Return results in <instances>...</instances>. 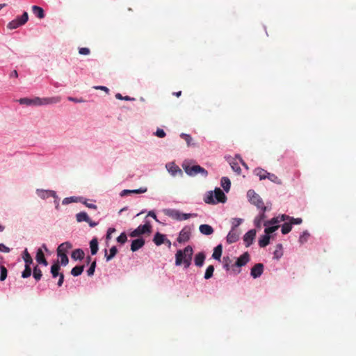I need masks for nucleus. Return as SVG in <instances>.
Returning a JSON list of instances; mask_svg holds the SVG:
<instances>
[{
  "mask_svg": "<svg viewBox=\"0 0 356 356\" xmlns=\"http://www.w3.org/2000/svg\"><path fill=\"white\" fill-rule=\"evenodd\" d=\"M33 276L36 281H39L42 276V270L38 267V266L33 268Z\"/></svg>",
  "mask_w": 356,
  "mask_h": 356,
  "instance_id": "nucleus-36",
  "label": "nucleus"
},
{
  "mask_svg": "<svg viewBox=\"0 0 356 356\" xmlns=\"http://www.w3.org/2000/svg\"><path fill=\"white\" fill-rule=\"evenodd\" d=\"M90 248L91 254L92 255L96 254L98 251V241L96 238H92L90 242Z\"/></svg>",
  "mask_w": 356,
  "mask_h": 356,
  "instance_id": "nucleus-28",
  "label": "nucleus"
},
{
  "mask_svg": "<svg viewBox=\"0 0 356 356\" xmlns=\"http://www.w3.org/2000/svg\"><path fill=\"white\" fill-rule=\"evenodd\" d=\"M57 255L60 259V261H59L60 265L65 266L68 264L69 259L66 254H57Z\"/></svg>",
  "mask_w": 356,
  "mask_h": 356,
  "instance_id": "nucleus-38",
  "label": "nucleus"
},
{
  "mask_svg": "<svg viewBox=\"0 0 356 356\" xmlns=\"http://www.w3.org/2000/svg\"><path fill=\"white\" fill-rule=\"evenodd\" d=\"M31 275V266L25 265V269L22 273V277L23 278L29 277Z\"/></svg>",
  "mask_w": 356,
  "mask_h": 356,
  "instance_id": "nucleus-43",
  "label": "nucleus"
},
{
  "mask_svg": "<svg viewBox=\"0 0 356 356\" xmlns=\"http://www.w3.org/2000/svg\"><path fill=\"white\" fill-rule=\"evenodd\" d=\"M164 213L168 217L179 221L185 220L191 217H196L197 216V213H183L179 210L172 209L165 210Z\"/></svg>",
  "mask_w": 356,
  "mask_h": 356,
  "instance_id": "nucleus-3",
  "label": "nucleus"
},
{
  "mask_svg": "<svg viewBox=\"0 0 356 356\" xmlns=\"http://www.w3.org/2000/svg\"><path fill=\"white\" fill-rule=\"evenodd\" d=\"M165 167H166L168 171L172 176H175L177 174L182 175V171L179 168V167L172 162L167 163Z\"/></svg>",
  "mask_w": 356,
  "mask_h": 356,
  "instance_id": "nucleus-13",
  "label": "nucleus"
},
{
  "mask_svg": "<svg viewBox=\"0 0 356 356\" xmlns=\"http://www.w3.org/2000/svg\"><path fill=\"white\" fill-rule=\"evenodd\" d=\"M31 102H32V105L42 106V98L37 97L33 99H31Z\"/></svg>",
  "mask_w": 356,
  "mask_h": 356,
  "instance_id": "nucleus-54",
  "label": "nucleus"
},
{
  "mask_svg": "<svg viewBox=\"0 0 356 356\" xmlns=\"http://www.w3.org/2000/svg\"><path fill=\"white\" fill-rule=\"evenodd\" d=\"M180 137L181 138H183L187 143V145L189 147L191 145H192V140H193V138L192 137L189 135V134H184L182 133L181 135H180Z\"/></svg>",
  "mask_w": 356,
  "mask_h": 356,
  "instance_id": "nucleus-44",
  "label": "nucleus"
},
{
  "mask_svg": "<svg viewBox=\"0 0 356 356\" xmlns=\"http://www.w3.org/2000/svg\"><path fill=\"white\" fill-rule=\"evenodd\" d=\"M242 222V219L241 218H233L232 219V229H236L238 226Z\"/></svg>",
  "mask_w": 356,
  "mask_h": 356,
  "instance_id": "nucleus-51",
  "label": "nucleus"
},
{
  "mask_svg": "<svg viewBox=\"0 0 356 356\" xmlns=\"http://www.w3.org/2000/svg\"><path fill=\"white\" fill-rule=\"evenodd\" d=\"M278 227H279L278 225L268 227L265 229L264 232L266 235H269L270 234H271V233L274 232L275 230H277L278 229Z\"/></svg>",
  "mask_w": 356,
  "mask_h": 356,
  "instance_id": "nucleus-48",
  "label": "nucleus"
},
{
  "mask_svg": "<svg viewBox=\"0 0 356 356\" xmlns=\"http://www.w3.org/2000/svg\"><path fill=\"white\" fill-rule=\"evenodd\" d=\"M226 196L222 191L217 188L214 191V194L212 191L209 192L205 197L204 201L207 204H216L218 202L224 203L226 201Z\"/></svg>",
  "mask_w": 356,
  "mask_h": 356,
  "instance_id": "nucleus-2",
  "label": "nucleus"
},
{
  "mask_svg": "<svg viewBox=\"0 0 356 356\" xmlns=\"http://www.w3.org/2000/svg\"><path fill=\"white\" fill-rule=\"evenodd\" d=\"M266 217L265 212L261 211V213L254 219L255 226L261 227V223Z\"/></svg>",
  "mask_w": 356,
  "mask_h": 356,
  "instance_id": "nucleus-32",
  "label": "nucleus"
},
{
  "mask_svg": "<svg viewBox=\"0 0 356 356\" xmlns=\"http://www.w3.org/2000/svg\"><path fill=\"white\" fill-rule=\"evenodd\" d=\"M84 255V252L81 249H76L72 252L71 257L74 260H82Z\"/></svg>",
  "mask_w": 356,
  "mask_h": 356,
  "instance_id": "nucleus-22",
  "label": "nucleus"
},
{
  "mask_svg": "<svg viewBox=\"0 0 356 356\" xmlns=\"http://www.w3.org/2000/svg\"><path fill=\"white\" fill-rule=\"evenodd\" d=\"M232 170L236 172L238 175H240L241 172V169L238 165V163L236 161H232L229 163Z\"/></svg>",
  "mask_w": 356,
  "mask_h": 356,
  "instance_id": "nucleus-41",
  "label": "nucleus"
},
{
  "mask_svg": "<svg viewBox=\"0 0 356 356\" xmlns=\"http://www.w3.org/2000/svg\"><path fill=\"white\" fill-rule=\"evenodd\" d=\"M240 233L236 229H232L227 236V242L229 244L236 242L239 238Z\"/></svg>",
  "mask_w": 356,
  "mask_h": 356,
  "instance_id": "nucleus-11",
  "label": "nucleus"
},
{
  "mask_svg": "<svg viewBox=\"0 0 356 356\" xmlns=\"http://www.w3.org/2000/svg\"><path fill=\"white\" fill-rule=\"evenodd\" d=\"M204 259H205V254H204V252H199L198 254H197L195 255V264L197 266L200 267L203 265Z\"/></svg>",
  "mask_w": 356,
  "mask_h": 356,
  "instance_id": "nucleus-26",
  "label": "nucleus"
},
{
  "mask_svg": "<svg viewBox=\"0 0 356 356\" xmlns=\"http://www.w3.org/2000/svg\"><path fill=\"white\" fill-rule=\"evenodd\" d=\"M270 243V236L269 235H263L259 240V245L261 248H264L268 245Z\"/></svg>",
  "mask_w": 356,
  "mask_h": 356,
  "instance_id": "nucleus-29",
  "label": "nucleus"
},
{
  "mask_svg": "<svg viewBox=\"0 0 356 356\" xmlns=\"http://www.w3.org/2000/svg\"><path fill=\"white\" fill-rule=\"evenodd\" d=\"M279 218H280V217H275V218H273L270 220L266 221L264 222V226H268L269 225H275V224L280 222Z\"/></svg>",
  "mask_w": 356,
  "mask_h": 356,
  "instance_id": "nucleus-50",
  "label": "nucleus"
},
{
  "mask_svg": "<svg viewBox=\"0 0 356 356\" xmlns=\"http://www.w3.org/2000/svg\"><path fill=\"white\" fill-rule=\"evenodd\" d=\"M267 179L270 180L272 182L275 183L279 185H281L282 184V180L275 174H271V173L268 172Z\"/></svg>",
  "mask_w": 356,
  "mask_h": 356,
  "instance_id": "nucleus-37",
  "label": "nucleus"
},
{
  "mask_svg": "<svg viewBox=\"0 0 356 356\" xmlns=\"http://www.w3.org/2000/svg\"><path fill=\"white\" fill-rule=\"evenodd\" d=\"M247 196L251 204L255 205L257 209H261V211L264 212L266 211L267 208L264 205L262 199L254 191L249 190L247 193Z\"/></svg>",
  "mask_w": 356,
  "mask_h": 356,
  "instance_id": "nucleus-4",
  "label": "nucleus"
},
{
  "mask_svg": "<svg viewBox=\"0 0 356 356\" xmlns=\"http://www.w3.org/2000/svg\"><path fill=\"white\" fill-rule=\"evenodd\" d=\"M200 232L204 235H211L213 233V227L209 225L203 224L199 227Z\"/></svg>",
  "mask_w": 356,
  "mask_h": 356,
  "instance_id": "nucleus-21",
  "label": "nucleus"
},
{
  "mask_svg": "<svg viewBox=\"0 0 356 356\" xmlns=\"http://www.w3.org/2000/svg\"><path fill=\"white\" fill-rule=\"evenodd\" d=\"M84 270V266H76L74 267L71 270V274L74 276L80 275Z\"/></svg>",
  "mask_w": 356,
  "mask_h": 356,
  "instance_id": "nucleus-31",
  "label": "nucleus"
},
{
  "mask_svg": "<svg viewBox=\"0 0 356 356\" xmlns=\"http://www.w3.org/2000/svg\"><path fill=\"white\" fill-rule=\"evenodd\" d=\"M147 188H140L139 189H136V190H123L121 193H120V195L122 197L123 196H125V195H129V194H140V193H144L147 191Z\"/></svg>",
  "mask_w": 356,
  "mask_h": 356,
  "instance_id": "nucleus-18",
  "label": "nucleus"
},
{
  "mask_svg": "<svg viewBox=\"0 0 356 356\" xmlns=\"http://www.w3.org/2000/svg\"><path fill=\"white\" fill-rule=\"evenodd\" d=\"M222 252V245H218L213 250L212 257L216 260H220Z\"/></svg>",
  "mask_w": 356,
  "mask_h": 356,
  "instance_id": "nucleus-23",
  "label": "nucleus"
},
{
  "mask_svg": "<svg viewBox=\"0 0 356 356\" xmlns=\"http://www.w3.org/2000/svg\"><path fill=\"white\" fill-rule=\"evenodd\" d=\"M37 194L42 199H45L50 196L54 197H56V192L54 191L37 190Z\"/></svg>",
  "mask_w": 356,
  "mask_h": 356,
  "instance_id": "nucleus-20",
  "label": "nucleus"
},
{
  "mask_svg": "<svg viewBox=\"0 0 356 356\" xmlns=\"http://www.w3.org/2000/svg\"><path fill=\"white\" fill-rule=\"evenodd\" d=\"M82 203L83 204H85L88 208L93 209H97V205H95L94 204H92V203H88L86 200L83 201Z\"/></svg>",
  "mask_w": 356,
  "mask_h": 356,
  "instance_id": "nucleus-58",
  "label": "nucleus"
},
{
  "mask_svg": "<svg viewBox=\"0 0 356 356\" xmlns=\"http://www.w3.org/2000/svg\"><path fill=\"white\" fill-rule=\"evenodd\" d=\"M165 235H163L159 232L156 233V234L154 235V239H153L154 243L156 245H161V244L165 243Z\"/></svg>",
  "mask_w": 356,
  "mask_h": 356,
  "instance_id": "nucleus-25",
  "label": "nucleus"
},
{
  "mask_svg": "<svg viewBox=\"0 0 356 356\" xmlns=\"http://www.w3.org/2000/svg\"><path fill=\"white\" fill-rule=\"evenodd\" d=\"M231 263H232V260L230 259V258L229 257H223V268L226 270H229Z\"/></svg>",
  "mask_w": 356,
  "mask_h": 356,
  "instance_id": "nucleus-45",
  "label": "nucleus"
},
{
  "mask_svg": "<svg viewBox=\"0 0 356 356\" xmlns=\"http://www.w3.org/2000/svg\"><path fill=\"white\" fill-rule=\"evenodd\" d=\"M290 223L291 225H300L302 222V219L300 218H294L293 217L290 218Z\"/></svg>",
  "mask_w": 356,
  "mask_h": 356,
  "instance_id": "nucleus-52",
  "label": "nucleus"
},
{
  "mask_svg": "<svg viewBox=\"0 0 356 356\" xmlns=\"http://www.w3.org/2000/svg\"><path fill=\"white\" fill-rule=\"evenodd\" d=\"M76 202V198L74 197H66L63 200V204H67L70 202Z\"/></svg>",
  "mask_w": 356,
  "mask_h": 356,
  "instance_id": "nucleus-56",
  "label": "nucleus"
},
{
  "mask_svg": "<svg viewBox=\"0 0 356 356\" xmlns=\"http://www.w3.org/2000/svg\"><path fill=\"white\" fill-rule=\"evenodd\" d=\"M105 257L106 258V261H110L111 259H112L115 256V254H117L118 252V249L115 246H113L111 249H110V254H107V252H106V250H105Z\"/></svg>",
  "mask_w": 356,
  "mask_h": 356,
  "instance_id": "nucleus-34",
  "label": "nucleus"
},
{
  "mask_svg": "<svg viewBox=\"0 0 356 356\" xmlns=\"http://www.w3.org/2000/svg\"><path fill=\"white\" fill-rule=\"evenodd\" d=\"M19 102L21 104H26V105H28V106L32 105L31 99H29V98H21L19 100Z\"/></svg>",
  "mask_w": 356,
  "mask_h": 356,
  "instance_id": "nucleus-53",
  "label": "nucleus"
},
{
  "mask_svg": "<svg viewBox=\"0 0 356 356\" xmlns=\"http://www.w3.org/2000/svg\"><path fill=\"white\" fill-rule=\"evenodd\" d=\"M221 186L226 192H228L231 186V181L229 179L225 177H222L221 179Z\"/></svg>",
  "mask_w": 356,
  "mask_h": 356,
  "instance_id": "nucleus-30",
  "label": "nucleus"
},
{
  "mask_svg": "<svg viewBox=\"0 0 356 356\" xmlns=\"http://www.w3.org/2000/svg\"><path fill=\"white\" fill-rule=\"evenodd\" d=\"M60 263L59 261L55 262L51 267V274L54 278L59 277V280L58 282V286H61L64 282V275L62 273H60Z\"/></svg>",
  "mask_w": 356,
  "mask_h": 356,
  "instance_id": "nucleus-7",
  "label": "nucleus"
},
{
  "mask_svg": "<svg viewBox=\"0 0 356 356\" xmlns=\"http://www.w3.org/2000/svg\"><path fill=\"white\" fill-rule=\"evenodd\" d=\"M115 232V229L113 227H110L107 230L106 238L110 239L111 238V235L113 232Z\"/></svg>",
  "mask_w": 356,
  "mask_h": 356,
  "instance_id": "nucleus-60",
  "label": "nucleus"
},
{
  "mask_svg": "<svg viewBox=\"0 0 356 356\" xmlns=\"http://www.w3.org/2000/svg\"><path fill=\"white\" fill-rule=\"evenodd\" d=\"M145 245V240L142 238L135 239L132 241L131 245V250L132 252H136L141 248Z\"/></svg>",
  "mask_w": 356,
  "mask_h": 356,
  "instance_id": "nucleus-16",
  "label": "nucleus"
},
{
  "mask_svg": "<svg viewBox=\"0 0 356 356\" xmlns=\"http://www.w3.org/2000/svg\"><path fill=\"white\" fill-rule=\"evenodd\" d=\"M67 99H68L69 101L73 102H76V103L84 102H85L83 99H78L76 98H74V97H69Z\"/></svg>",
  "mask_w": 356,
  "mask_h": 356,
  "instance_id": "nucleus-63",
  "label": "nucleus"
},
{
  "mask_svg": "<svg viewBox=\"0 0 356 356\" xmlns=\"http://www.w3.org/2000/svg\"><path fill=\"white\" fill-rule=\"evenodd\" d=\"M255 172H256V175L259 177V179L261 180L266 179L268 174V172L267 171H266L265 170H264L262 168H258L255 170Z\"/></svg>",
  "mask_w": 356,
  "mask_h": 356,
  "instance_id": "nucleus-35",
  "label": "nucleus"
},
{
  "mask_svg": "<svg viewBox=\"0 0 356 356\" xmlns=\"http://www.w3.org/2000/svg\"><path fill=\"white\" fill-rule=\"evenodd\" d=\"M94 88L96 89V90H104V91H105L107 93L109 91L108 88H106V86H94Z\"/></svg>",
  "mask_w": 356,
  "mask_h": 356,
  "instance_id": "nucleus-64",
  "label": "nucleus"
},
{
  "mask_svg": "<svg viewBox=\"0 0 356 356\" xmlns=\"http://www.w3.org/2000/svg\"><path fill=\"white\" fill-rule=\"evenodd\" d=\"M292 229V225L290 222H284L282 226V233L283 234H286L291 232Z\"/></svg>",
  "mask_w": 356,
  "mask_h": 356,
  "instance_id": "nucleus-40",
  "label": "nucleus"
},
{
  "mask_svg": "<svg viewBox=\"0 0 356 356\" xmlns=\"http://www.w3.org/2000/svg\"><path fill=\"white\" fill-rule=\"evenodd\" d=\"M29 19V15L27 12H24L20 17H17L14 20L8 23L7 27L9 29H15L19 26L24 24Z\"/></svg>",
  "mask_w": 356,
  "mask_h": 356,
  "instance_id": "nucleus-6",
  "label": "nucleus"
},
{
  "mask_svg": "<svg viewBox=\"0 0 356 356\" xmlns=\"http://www.w3.org/2000/svg\"><path fill=\"white\" fill-rule=\"evenodd\" d=\"M60 101H61V97L59 96L42 98V106L58 104Z\"/></svg>",
  "mask_w": 356,
  "mask_h": 356,
  "instance_id": "nucleus-17",
  "label": "nucleus"
},
{
  "mask_svg": "<svg viewBox=\"0 0 356 356\" xmlns=\"http://www.w3.org/2000/svg\"><path fill=\"white\" fill-rule=\"evenodd\" d=\"M95 267H96V261H94L90 268L88 269L87 270V273H88V276H92L93 275L94 273H95Z\"/></svg>",
  "mask_w": 356,
  "mask_h": 356,
  "instance_id": "nucleus-47",
  "label": "nucleus"
},
{
  "mask_svg": "<svg viewBox=\"0 0 356 356\" xmlns=\"http://www.w3.org/2000/svg\"><path fill=\"white\" fill-rule=\"evenodd\" d=\"M213 271H214L213 266H212V265L209 266L207 267V268L206 269V272L204 273V278L206 280H209L211 277H212L213 274Z\"/></svg>",
  "mask_w": 356,
  "mask_h": 356,
  "instance_id": "nucleus-39",
  "label": "nucleus"
},
{
  "mask_svg": "<svg viewBox=\"0 0 356 356\" xmlns=\"http://www.w3.org/2000/svg\"><path fill=\"white\" fill-rule=\"evenodd\" d=\"M183 168L185 172L190 176H195L197 174H201L203 177H206L208 175V172L199 165H183Z\"/></svg>",
  "mask_w": 356,
  "mask_h": 356,
  "instance_id": "nucleus-5",
  "label": "nucleus"
},
{
  "mask_svg": "<svg viewBox=\"0 0 356 356\" xmlns=\"http://www.w3.org/2000/svg\"><path fill=\"white\" fill-rule=\"evenodd\" d=\"M156 136L159 138H163L165 136V133L163 129H158L156 131Z\"/></svg>",
  "mask_w": 356,
  "mask_h": 356,
  "instance_id": "nucleus-57",
  "label": "nucleus"
},
{
  "mask_svg": "<svg viewBox=\"0 0 356 356\" xmlns=\"http://www.w3.org/2000/svg\"><path fill=\"white\" fill-rule=\"evenodd\" d=\"M115 97L118 99H124V100H127V101H129V100L131 99V98L130 97H129V96L123 97L120 93H117L115 95Z\"/></svg>",
  "mask_w": 356,
  "mask_h": 356,
  "instance_id": "nucleus-59",
  "label": "nucleus"
},
{
  "mask_svg": "<svg viewBox=\"0 0 356 356\" xmlns=\"http://www.w3.org/2000/svg\"><path fill=\"white\" fill-rule=\"evenodd\" d=\"M79 53L81 55H88L90 53V51L87 47H81L79 49Z\"/></svg>",
  "mask_w": 356,
  "mask_h": 356,
  "instance_id": "nucleus-55",
  "label": "nucleus"
},
{
  "mask_svg": "<svg viewBox=\"0 0 356 356\" xmlns=\"http://www.w3.org/2000/svg\"><path fill=\"white\" fill-rule=\"evenodd\" d=\"M76 221L79 222H81L83 221H85L87 222L90 220V218H89L88 215L87 214V213H86V212L78 213L76 215Z\"/></svg>",
  "mask_w": 356,
  "mask_h": 356,
  "instance_id": "nucleus-27",
  "label": "nucleus"
},
{
  "mask_svg": "<svg viewBox=\"0 0 356 356\" xmlns=\"http://www.w3.org/2000/svg\"><path fill=\"white\" fill-rule=\"evenodd\" d=\"M36 261L41 264L47 266L48 265V262L45 259L44 254L41 249H38L35 256Z\"/></svg>",
  "mask_w": 356,
  "mask_h": 356,
  "instance_id": "nucleus-19",
  "label": "nucleus"
},
{
  "mask_svg": "<svg viewBox=\"0 0 356 356\" xmlns=\"http://www.w3.org/2000/svg\"><path fill=\"white\" fill-rule=\"evenodd\" d=\"M191 234V229L189 227L185 226L179 232L177 241L179 243H186L189 241Z\"/></svg>",
  "mask_w": 356,
  "mask_h": 356,
  "instance_id": "nucleus-9",
  "label": "nucleus"
},
{
  "mask_svg": "<svg viewBox=\"0 0 356 356\" xmlns=\"http://www.w3.org/2000/svg\"><path fill=\"white\" fill-rule=\"evenodd\" d=\"M72 248L71 243L66 241L58 245L57 248V254H66L67 252Z\"/></svg>",
  "mask_w": 356,
  "mask_h": 356,
  "instance_id": "nucleus-15",
  "label": "nucleus"
},
{
  "mask_svg": "<svg viewBox=\"0 0 356 356\" xmlns=\"http://www.w3.org/2000/svg\"><path fill=\"white\" fill-rule=\"evenodd\" d=\"M23 259L25 262V265L31 266L33 263V259L26 249L24 251Z\"/></svg>",
  "mask_w": 356,
  "mask_h": 356,
  "instance_id": "nucleus-33",
  "label": "nucleus"
},
{
  "mask_svg": "<svg viewBox=\"0 0 356 356\" xmlns=\"http://www.w3.org/2000/svg\"><path fill=\"white\" fill-rule=\"evenodd\" d=\"M193 253V250L191 245L186 246L184 250H177L175 254V265L184 264L186 268H188L191 264Z\"/></svg>",
  "mask_w": 356,
  "mask_h": 356,
  "instance_id": "nucleus-1",
  "label": "nucleus"
},
{
  "mask_svg": "<svg viewBox=\"0 0 356 356\" xmlns=\"http://www.w3.org/2000/svg\"><path fill=\"white\" fill-rule=\"evenodd\" d=\"M250 261V254L248 252H244L242 255H241L235 262L234 265H232V268L233 271H236L235 267L241 268L242 266H245L248 261Z\"/></svg>",
  "mask_w": 356,
  "mask_h": 356,
  "instance_id": "nucleus-10",
  "label": "nucleus"
},
{
  "mask_svg": "<svg viewBox=\"0 0 356 356\" xmlns=\"http://www.w3.org/2000/svg\"><path fill=\"white\" fill-rule=\"evenodd\" d=\"M309 236V234L307 231L304 232L299 238V242L300 243H305L306 241H307Z\"/></svg>",
  "mask_w": 356,
  "mask_h": 356,
  "instance_id": "nucleus-46",
  "label": "nucleus"
},
{
  "mask_svg": "<svg viewBox=\"0 0 356 356\" xmlns=\"http://www.w3.org/2000/svg\"><path fill=\"white\" fill-rule=\"evenodd\" d=\"M280 218V222H282V221H285V220H289V222L290 221V216H287V215H285V214H283L280 216H279Z\"/></svg>",
  "mask_w": 356,
  "mask_h": 356,
  "instance_id": "nucleus-62",
  "label": "nucleus"
},
{
  "mask_svg": "<svg viewBox=\"0 0 356 356\" xmlns=\"http://www.w3.org/2000/svg\"><path fill=\"white\" fill-rule=\"evenodd\" d=\"M152 225L149 222H147L143 225H139L136 229L131 232L129 234L131 237H136L145 233H150Z\"/></svg>",
  "mask_w": 356,
  "mask_h": 356,
  "instance_id": "nucleus-8",
  "label": "nucleus"
},
{
  "mask_svg": "<svg viewBox=\"0 0 356 356\" xmlns=\"http://www.w3.org/2000/svg\"><path fill=\"white\" fill-rule=\"evenodd\" d=\"M0 251L3 252H9L10 248L2 243H0Z\"/></svg>",
  "mask_w": 356,
  "mask_h": 356,
  "instance_id": "nucleus-61",
  "label": "nucleus"
},
{
  "mask_svg": "<svg viewBox=\"0 0 356 356\" xmlns=\"http://www.w3.org/2000/svg\"><path fill=\"white\" fill-rule=\"evenodd\" d=\"M32 12L39 19H42L44 17V10L40 6H32Z\"/></svg>",
  "mask_w": 356,
  "mask_h": 356,
  "instance_id": "nucleus-24",
  "label": "nucleus"
},
{
  "mask_svg": "<svg viewBox=\"0 0 356 356\" xmlns=\"http://www.w3.org/2000/svg\"><path fill=\"white\" fill-rule=\"evenodd\" d=\"M127 240V237L125 233H122L118 238L117 241L120 243H124Z\"/></svg>",
  "mask_w": 356,
  "mask_h": 356,
  "instance_id": "nucleus-49",
  "label": "nucleus"
},
{
  "mask_svg": "<svg viewBox=\"0 0 356 356\" xmlns=\"http://www.w3.org/2000/svg\"><path fill=\"white\" fill-rule=\"evenodd\" d=\"M0 270H1L0 281H4L7 277L8 270H7L6 268L3 265L0 266Z\"/></svg>",
  "mask_w": 356,
  "mask_h": 356,
  "instance_id": "nucleus-42",
  "label": "nucleus"
},
{
  "mask_svg": "<svg viewBox=\"0 0 356 356\" xmlns=\"http://www.w3.org/2000/svg\"><path fill=\"white\" fill-rule=\"evenodd\" d=\"M264 271V265L261 263L255 264L251 269L250 275L254 278L260 277Z\"/></svg>",
  "mask_w": 356,
  "mask_h": 356,
  "instance_id": "nucleus-12",
  "label": "nucleus"
},
{
  "mask_svg": "<svg viewBox=\"0 0 356 356\" xmlns=\"http://www.w3.org/2000/svg\"><path fill=\"white\" fill-rule=\"evenodd\" d=\"M255 236H256V231L254 229H251V230L248 231L244 235L243 240L246 244V246H250L252 243Z\"/></svg>",
  "mask_w": 356,
  "mask_h": 356,
  "instance_id": "nucleus-14",
  "label": "nucleus"
}]
</instances>
